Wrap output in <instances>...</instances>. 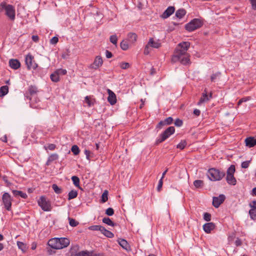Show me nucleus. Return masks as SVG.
<instances>
[{
	"mask_svg": "<svg viewBox=\"0 0 256 256\" xmlns=\"http://www.w3.org/2000/svg\"><path fill=\"white\" fill-rule=\"evenodd\" d=\"M190 46V43L188 42L180 43L176 48L172 58V61L173 62L179 61L184 65L190 64V56L187 52Z\"/></svg>",
	"mask_w": 256,
	"mask_h": 256,
	"instance_id": "f257e3e1",
	"label": "nucleus"
},
{
	"mask_svg": "<svg viewBox=\"0 0 256 256\" xmlns=\"http://www.w3.org/2000/svg\"><path fill=\"white\" fill-rule=\"evenodd\" d=\"M225 174L224 172L220 171L219 170L215 168L209 169L207 174L209 179L213 181L221 180L225 176Z\"/></svg>",
	"mask_w": 256,
	"mask_h": 256,
	"instance_id": "f03ea898",
	"label": "nucleus"
},
{
	"mask_svg": "<svg viewBox=\"0 0 256 256\" xmlns=\"http://www.w3.org/2000/svg\"><path fill=\"white\" fill-rule=\"evenodd\" d=\"M161 46V42L159 40H154V38H150L148 44L145 46L144 54L145 55H148L150 52V48H158Z\"/></svg>",
	"mask_w": 256,
	"mask_h": 256,
	"instance_id": "7ed1b4c3",
	"label": "nucleus"
},
{
	"mask_svg": "<svg viewBox=\"0 0 256 256\" xmlns=\"http://www.w3.org/2000/svg\"><path fill=\"white\" fill-rule=\"evenodd\" d=\"M202 24V22L200 20L194 18L186 25L185 28L188 32H192L200 28Z\"/></svg>",
	"mask_w": 256,
	"mask_h": 256,
	"instance_id": "20e7f679",
	"label": "nucleus"
},
{
	"mask_svg": "<svg viewBox=\"0 0 256 256\" xmlns=\"http://www.w3.org/2000/svg\"><path fill=\"white\" fill-rule=\"evenodd\" d=\"M38 206L45 212H50L52 210L51 202L44 196H41L38 201Z\"/></svg>",
	"mask_w": 256,
	"mask_h": 256,
	"instance_id": "39448f33",
	"label": "nucleus"
},
{
	"mask_svg": "<svg viewBox=\"0 0 256 256\" xmlns=\"http://www.w3.org/2000/svg\"><path fill=\"white\" fill-rule=\"evenodd\" d=\"M175 128L174 126H170L167 128L160 136L156 140L157 143H160L166 140L170 136L174 134Z\"/></svg>",
	"mask_w": 256,
	"mask_h": 256,
	"instance_id": "423d86ee",
	"label": "nucleus"
},
{
	"mask_svg": "<svg viewBox=\"0 0 256 256\" xmlns=\"http://www.w3.org/2000/svg\"><path fill=\"white\" fill-rule=\"evenodd\" d=\"M2 202L6 209L10 210L12 208V198L8 192H4L2 196Z\"/></svg>",
	"mask_w": 256,
	"mask_h": 256,
	"instance_id": "0eeeda50",
	"label": "nucleus"
},
{
	"mask_svg": "<svg viewBox=\"0 0 256 256\" xmlns=\"http://www.w3.org/2000/svg\"><path fill=\"white\" fill-rule=\"evenodd\" d=\"M25 62L28 68L35 70L38 67V64L35 62L34 58L32 54H28L26 56Z\"/></svg>",
	"mask_w": 256,
	"mask_h": 256,
	"instance_id": "6e6552de",
	"label": "nucleus"
},
{
	"mask_svg": "<svg viewBox=\"0 0 256 256\" xmlns=\"http://www.w3.org/2000/svg\"><path fill=\"white\" fill-rule=\"evenodd\" d=\"M5 10L6 14L10 20H14L15 19V9L14 6L10 4H8Z\"/></svg>",
	"mask_w": 256,
	"mask_h": 256,
	"instance_id": "1a4fd4ad",
	"label": "nucleus"
},
{
	"mask_svg": "<svg viewBox=\"0 0 256 256\" xmlns=\"http://www.w3.org/2000/svg\"><path fill=\"white\" fill-rule=\"evenodd\" d=\"M212 98V93L210 92L209 95H208V92L206 89H205L202 94V96L200 98V99L198 102V105L200 106L202 104L209 101Z\"/></svg>",
	"mask_w": 256,
	"mask_h": 256,
	"instance_id": "9d476101",
	"label": "nucleus"
},
{
	"mask_svg": "<svg viewBox=\"0 0 256 256\" xmlns=\"http://www.w3.org/2000/svg\"><path fill=\"white\" fill-rule=\"evenodd\" d=\"M250 209L249 210L250 218L252 220H256V200H253L249 204Z\"/></svg>",
	"mask_w": 256,
	"mask_h": 256,
	"instance_id": "9b49d317",
	"label": "nucleus"
},
{
	"mask_svg": "<svg viewBox=\"0 0 256 256\" xmlns=\"http://www.w3.org/2000/svg\"><path fill=\"white\" fill-rule=\"evenodd\" d=\"M103 60L100 56H96L94 60L93 64H92L90 68L92 69L96 70L101 66L102 64Z\"/></svg>",
	"mask_w": 256,
	"mask_h": 256,
	"instance_id": "f8f14e48",
	"label": "nucleus"
},
{
	"mask_svg": "<svg viewBox=\"0 0 256 256\" xmlns=\"http://www.w3.org/2000/svg\"><path fill=\"white\" fill-rule=\"evenodd\" d=\"M225 196L224 194H220L218 196L214 197L212 200L213 206L218 208L224 202Z\"/></svg>",
	"mask_w": 256,
	"mask_h": 256,
	"instance_id": "ddd939ff",
	"label": "nucleus"
},
{
	"mask_svg": "<svg viewBox=\"0 0 256 256\" xmlns=\"http://www.w3.org/2000/svg\"><path fill=\"white\" fill-rule=\"evenodd\" d=\"M59 238H52L50 239L48 242V244L50 248L56 250L60 249V244H59Z\"/></svg>",
	"mask_w": 256,
	"mask_h": 256,
	"instance_id": "4468645a",
	"label": "nucleus"
},
{
	"mask_svg": "<svg viewBox=\"0 0 256 256\" xmlns=\"http://www.w3.org/2000/svg\"><path fill=\"white\" fill-rule=\"evenodd\" d=\"M108 102L112 105L114 104L116 102V96L115 94L109 89L108 90Z\"/></svg>",
	"mask_w": 256,
	"mask_h": 256,
	"instance_id": "2eb2a0df",
	"label": "nucleus"
},
{
	"mask_svg": "<svg viewBox=\"0 0 256 256\" xmlns=\"http://www.w3.org/2000/svg\"><path fill=\"white\" fill-rule=\"evenodd\" d=\"M215 227L216 226L213 222H208L203 226V230L206 234H210Z\"/></svg>",
	"mask_w": 256,
	"mask_h": 256,
	"instance_id": "dca6fc26",
	"label": "nucleus"
},
{
	"mask_svg": "<svg viewBox=\"0 0 256 256\" xmlns=\"http://www.w3.org/2000/svg\"><path fill=\"white\" fill-rule=\"evenodd\" d=\"M174 12V8L168 6L162 14V18H166L171 16Z\"/></svg>",
	"mask_w": 256,
	"mask_h": 256,
	"instance_id": "f3484780",
	"label": "nucleus"
},
{
	"mask_svg": "<svg viewBox=\"0 0 256 256\" xmlns=\"http://www.w3.org/2000/svg\"><path fill=\"white\" fill-rule=\"evenodd\" d=\"M246 146L248 148H252L256 145V138L254 137H248L245 139Z\"/></svg>",
	"mask_w": 256,
	"mask_h": 256,
	"instance_id": "a211bd4d",
	"label": "nucleus"
},
{
	"mask_svg": "<svg viewBox=\"0 0 256 256\" xmlns=\"http://www.w3.org/2000/svg\"><path fill=\"white\" fill-rule=\"evenodd\" d=\"M9 65L12 68L17 70L20 67V64L18 60L11 59L9 61Z\"/></svg>",
	"mask_w": 256,
	"mask_h": 256,
	"instance_id": "6ab92c4d",
	"label": "nucleus"
},
{
	"mask_svg": "<svg viewBox=\"0 0 256 256\" xmlns=\"http://www.w3.org/2000/svg\"><path fill=\"white\" fill-rule=\"evenodd\" d=\"M58 242L60 249L67 247L70 243L69 239L66 238H59Z\"/></svg>",
	"mask_w": 256,
	"mask_h": 256,
	"instance_id": "aec40b11",
	"label": "nucleus"
},
{
	"mask_svg": "<svg viewBox=\"0 0 256 256\" xmlns=\"http://www.w3.org/2000/svg\"><path fill=\"white\" fill-rule=\"evenodd\" d=\"M12 192L14 196L17 197L18 196H20L23 198H28V196L26 193L22 192V191L17 190H12Z\"/></svg>",
	"mask_w": 256,
	"mask_h": 256,
	"instance_id": "412c9836",
	"label": "nucleus"
},
{
	"mask_svg": "<svg viewBox=\"0 0 256 256\" xmlns=\"http://www.w3.org/2000/svg\"><path fill=\"white\" fill-rule=\"evenodd\" d=\"M226 180L227 181V182L231 185H235L236 182V178L234 177V175L230 174V175H226Z\"/></svg>",
	"mask_w": 256,
	"mask_h": 256,
	"instance_id": "4be33fe9",
	"label": "nucleus"
},
{
	"mask_svg": "<svg viewBox=\"0 0 256 256\" xmlns=\"http://www.w3.org/2000/svg\"><path fill=\"white\" fill-rule=\"evenodd\" d=\"M101 232L106 236L109 238H112L114 236V234L112 232H111L106 230L104 226H102V229Z\"/></svg>",
	"mask_w": 256,
	"mask_h": 256,
	"instance_id": "5701e85b",
	"label": "nucleus"
},
{
	"mask_svg": "<svg viewBox=\"0 0 256 256\" xmlns=\"http://www.w3.org/2000/svg\"><path fill=\"white\" fill-rule=\"evenodd\" d=\"M8 92V87L7 86H4L0 88V96H6Z\"/></svg>",
	"mask_w": 256,
	"mask_h": 256,
	"instance_id": "b1692460",
	"label": "nucleus"
},
{
	"mask_svg": "<svg viewBox=\"0 0 256 256\" xmlns=\"http://www.w3.org/2000/svg\"><path fill=\"white\" fill-rule=\"evenodd\" d=\"M120 245L124 249L128 250L129 248V245L126 240L124 239H120L118 240Z\"/></svg>",
	"mask_w": 256,
	"mask_h": 256,
	"instance_id": "393cba45",
	"label": "nucleus"
},
{
	"mask_svg": "<svg viewBox=\"0 0 256 256\" xmlns=\"http://www.w3.org/2000/svg\"><path fill=\"white\" fill-rule=\"evenodd\" d=\"M186 14V12L184 9H179L176 12V16L179 18H182Z\"/></svg>",
	"mask_w": 256,
	"mask_h": 256,
	"instance_id": "a878e982",
	"label": "nucleus"
},
{
	"mask_svg": "<svg viewBox=\"0 0 256 256\" xmlns=\"http://www.w3.org/2000/svg\"><path fill=\"white\" fill-rule=\"evenodd\" d=\"M85 102L88 104V106L90 107L94 104L95 100L94 99L91 98L90 96H86L84 100Z\"/></svg>",
	"mask_w": 256,
	"mask_h": 256,
	"instance_id": "bb28decb",
	"label": "nucleus"
},
{
	"mask_svg": "<svg viewBox=\"0 0 256 256\" xmlns=\"http://www.w3.org/2000/svg\"><path fill=\"white\" fill-rule=\"evenodd\" d=\"M129 40L134 43L136 40L137 35L134 33H129L128 35Z\"/></svg>",
	"mask_w": 256,
	"mask_h": 256,
	"instance_id": "cd10ccee",
	"label": "nucleus"
},
{
	"mask_svg": "<svg viewBox=\"0 0 256 256\" xmlns=\"http://www.w3.org/2000/svg\"><path fill=\"white\" fill-rule=\"evenodd\" d=\"M28 91L31 96H33L37 93L38 88L36 86H30L28 88Z\"/></svg>",
	"mask_w": 256,
	"mask_h": 256,
	"instance_id": "c85d7f7f",
	"label": "nucleus"
},
{
	"mask_svg": "<svg viewBox=\"0 0 256 256\" xmlns=\"http://www.w3.org/2000/svg\"><path fill=\"white\" fill-rule=\"evenodd\" d=\"M18 248L22 252H26L27 250L26 245L22 242L18 241L16 242Z\"/></svg>",
	"mask_w": 256,
	"mask_h": 256,
	"instance_id": "c756f323",
	"label": "nucleus"
},
{
	"mask_svg": "<svg viewBox=\"0 0 256 256\" xmlns=\"http://www.w3.org/2000/svg\"><path fill=\"white\" fill-rule=\"evenodd\" d=\"M72 180L74 184L77 188H80V179L77 176H72Z\"/></svg>",
	"mask_w": 256,
	"mask_h": 256,
	"instance_id": "7c9ffc66",
	"label": "nucleus"
},
{
	"mask_svg": "<svg viewBox=\"0 0 256 256\" xmlns=\"http://www.w3.org/2000/svg\"><path fill=\"white\" fill-rule=\"evenodd\" d=\"M50 79L54 82H58L60 80L59 75L54 71L50 74Z\"/></svg>",
	"mask_w": 256,
	"mask_h": 256,
	"instance_id": "2f4dec72",
	"label": "nucleus"
},
{
	"mask_svg": "<svg viewBox=\"0 0 256 256\" xmlns=\"http://www.w3.org/2000/svg\"><path fill=\"white\" fill-rule=\"evenodd\" d=\"M102 222L108 226H114L116 225L109 218H104L102 219Z\"/></svg>",
	"mask_w": 256,
	"mask_h": 256,
	"instance_id": "473e14b6",
	"label": "nucleus"
},
{
	"mask_svg": "<svg viewBox=\"0 0 256 256\" xmlns=\"http://www.w3.org/2000/svg\"><path fill=\"white\" fill-rule=\"evenodd\" d=\"M58 156L56 154H52L50 156H49L48 160V163H50L52 162L53 161L56 160L58 159Z\"/></svg>",
	"mask_w": 256,
	"mask_h": 256,
	"instance_id": "72a5a7b5",
	"label": "nucleus"
},
{
	"mask_svg": "<svg viewBox=\"0 0 256 256\" xmlns=\"http://www.w3.org/2000/svg\"><path fill=\"white\" fill-rule=\"evenodd\" d=\"M102 226L99 225H94L90 226L88 228V229L93 231H100L101 232Z\"/></svg>",
	"mask_w": 256,
	"mask_h": 256,
	"instance_id": "f704fd0d",
	"label": "nucleus"
},
{
	"mask_svg": "<svg viewBox=\"0 0 256 256\" xmlns=\"http://www.w3.org/2000/svg\"><path fill=\"white\" fill-rule=\"evenodd\" d=\"M78 196V192L76 190H72L68 193V200L76 198Z\"/></svg>",
	"mask_w": 256,
	"mask_h": 256,
	"instance_id": "c9c22d12",
	"label": "nucleus"
},
{
	"mask_svg": "<svg viewBox=\"0 0 256 256\" xmlns=\"http://www.w3.org/2000/svg\"><path fill=\"white\" fill-rule=\"evenodd\" d=\"M108 200V192L106 190L102 195L101 202L102 203L106 202Z\"/></svg>",
	"mask_w": 256,
	"mask_h": 256,
	"instance_id": "e433bc0d",
	"label": "nucleus"
},
{
	"mask_svg": "<svg viewBox=\"0 0 256 256\" xmlns=\"http://www.w3.org/2000/svg\"><path fill=\"white\" fill-rule=\"evenodd\" d=\"M187 144L186 141V140H182L181 142L177 145L176 148H180V150H183Z\"/></svg>",
	"mask_w": 256,
	"mask_h": 256,
	"instance_id": "4c0bfd02",
	"label": "nucleus"
},
{
	"mask_svg": "<svg viewBox=\"0 0 256 256\" xmlns=\"http://www.w3.org/2000/svg\"><path fill=\"white\" fill-rule=\"evenodd\" d=\"M236 170L235 166L234 165H231L228 169L226 174L227 175L232 174L234 175Z\"/></svg>",
	"mask_w": 256,
	"mask_h": 256,
	"instance_id": "58836bf2",
	"label": "nucleus"
},
{
	"mask_svg": "<svg viewBox=\"0 0 256 256\" xmlns=\"http://www.w3.org/2000/svg\"><path fill=\"white\" fill-rule=\"evenodd\" d=\"M72 152L74 155H78L80 153V149L76 145H74L72 146L71 148Z\"/></svg>",
	"mask_w": 256,
	"mask_h": 256,
	"instance_id": "ea45409f",
	"label": "nucleus"
},
{
	"mask_svg": "<svg viewBox=\"0 0 256 256\" xmlns=\"http://www.w3.org/2000/svg\"><path fill=\"white\" fill-rule=\"evenodd\" d=\"M120 48L123 50H127L128 48V42L125 40H122L120 44Z\"/></svg>",
	"mask_w": 256,
	"mask_h": 256,
	"instance_id": "a19ab883",
	"label": "nucleus"
},
{
	"mask_svg": "<svg viewBox=\"0 0 256 256\" xmlns=\"http://www.w3.org/2000/svg\"><path fill=\"white\" fill-rule=\"evenodd\" d=\"M74 256H90V252L87 251H81L76 254Z\"/></svg>",
	"mask_w": 256,
	"mask_h": 256,
	"instance_id": "79ce46f5",
	"label": "nucleus"
},
{
	"mask_svg": "<svg viewBox=\"0 0 256 256\" xmlns=\"http://www.w3.org/2000/svg\"><path fill=\"white\" fill-rule=\"evenodd\" d=\"M203 184V181L201 180H196L194 182V185L197 188L202 187Z\"/></svg>",
	"mask_w": 256,
	"mask_h": 256,
	"instance_id": "37998d69",
	"label": "nucleus"
},
{
	"mask_svg": "<svg viewBox=\"0 0 256 256\" xmlns=\"http://www.w3.org/2000/svg\"><path fill=\"white\" fill-rule=\"evenodd\" d=\"M52 188L56 194H60L62 192V189L60 188L56 184H53L52 186Z\"/></svg>",
	"mask_w": 256,
	"mask_h": 256,
	"instance_id": "c03bdc74",
	"label": "nucleus"
},
{
	"mask_svg": "<svg viewBox=\"0 0 256 256\" xmlns=\"http://www.w3.org/2000/svg\"><path fill=\"white\" fill-rule=\"evenodd\" d=\"M250 100V96H247V97H245V98H240L238 102V104H237L238 106H239L242 102H246Z\"/></svg>",
	"mask_w": 256,
	"mask_h": 256,
	"instance_id": "a18cd8bd",
	"label": "nucleus"
},
{
	"mask_svg": "<svg viewBox=\"0 0 256 256\" xmlns=\"http://www.w3.org/2000/svg\"><path fill=\"white\" fill-rule=\"evenodd\" d=\"M69 224L72 226H76L78 224V222L72 218H69Z\"/></svg>",
	"mask_w": 256,
	"mask_h": 256,
	"instance_id": "49530a36",
	"label": "nucleus"
},
{
	"mask_svg": "<svg viewBox=\"0 0 256 256\" xmlns=\"http://www.w3.org/2000/svg\"><path fill=\"white\" fill-rule=\"evenodd\" d=\"M120 66L121 68H122L123 70H126L130 68V64L128 62H122L120 63Z\"/></svg>",
	"mask_w": 256,
	"mask_h": 256,
	"instance_id": "de8ad7c7",
	"label": "nucleus"
},
{
	"mask_svg": "<svg viewBox=\"0 0 256 256\" xmlns=\"http://www.w3.org/2000/svg\"><path fill=\"white\" fill-rule=\"evenodd\" d=\"M220 76V72H218L216 74H212L210 76L211 81L214 82H215L216 80L219 78Z\"/></svg>",
	"mask_w": 256,
	"mask_h": 256,
	"instance_id": "09e8293b",
	"label": "nucleus"
},
{
	"mask_svg": "<svg viewBox=\"0 0 256 256\" xmlns=\"http://www.w3.org/2000/svg\"><path fill=\"white\" fill-rule=\"evenodd\" d=\"M118 38L116 34L112 35L110 36V42L114 44H117Z\"/></svg>",
	"mask_w": 256,
	"mask_h": 256,
	"instance_id": "8fccbe9b",
	"label": "nucleus"
},
{
	"mask_svg": "<svg viewBox=\"0 0 256 256\" xmlns=\"http://www.w3.org/2000/svg\"><path fill=\"white\" fill-rule=\"evenodd\" d=\"M59 76L60 74L65 75L67 73V71L65 69L60 68L58 69L55 71Z\"/></svg>",
	"mask_w": 256,
	"mask_h": 256,
	"instance_id": "3c124183",
	"label": "nucleus"
},
{
	"mask_svg": "<svg viewBox=\"0 0 256 256\" xmlns=\"http://www.w3.org/2000/svg\"><path fill=\"white\" fill-rule=\"evenodd\" d=\"M84 153L86 156V158L87 160H90L92 158V154L91 152L88 150H85L84 151Z\"/></svg>",
	"mask_w": 256,
	"mask_h": 256,
	"instance_id": "603ef678",
	"label": "nucleus"
},
{
	"mask_svg": "<svg viewBox=\"0 0 256 256\" xmlns=\"http://www.w3.org/2000/svg\"><path fill=\"white\" fill-rule=\"evenodd\" d=\"M204 219L207 222H210L211 220V214L208 212H204Z\"/></svg>",
	"mask_w": 256,
	"mask_h": 256,
	"instance_id": "864d4df0",
	"label": "nucleus"
},
{
	"mask_svg": "<svg viewBox=\"0 0 256 256\" xmlns=\"http://www.w3.org/2000/svg\"><path fill=\"white\" fill-rule=\"evenodd\" d=\"M250 163V160H246V161L243 162L242 163L241 166L242 168H246L249 166Z\"/></svg>",
	"mask_w": 256,
	"mask_h": 256,
	"instance_id": "5fc2aeb1",
	"label": "nucleus"
},
{
	"mask_svg": "<svg viewBox=\"0 0 256 256\" xmlns=\"http://www.w3.org/2000/svg\"><path fill=\"white\" fill-rule=\"evenodd\" d=\"M114 214V210L113 208H109L108 209H106V214H107L108 216H112Z\"/></svg>",
	"mask_w": 256,
	"mask_h": 256,
	"instance_id": "6e6d98bb",
	"label": "nucleus"
},
{
	"mask_svg": "<svg viewBox=\"0 0 256 256\" xmlns=\"http://www.w3.org/2000/svg\"><path fill=\"white\" fill-rule=\"evenodd\" d=\"M56 148V146L54 144H48L47 146H44L46 150L48 149L50 150H54Z\"/></svg>",
	"mask_w": 256,
	"mask_h": 256,
	"instance_id": "4d7b16f0",
	"label": "nucleus"
},
{
	"mask_svg": "<svg viewBox=\"0 0 256 256\" xmlns=\"http://www.w3.org/2000/svg\"><path fill=\"white\" fill-rule=\"evenodd\" d=\"M166 125L164 120L160 121L156 126V128L161 129L164 126Z\"/></svg>",
	"mask_w": 256,
	"mask_h": 256,
	"instance_id": "13d9d810",
	"label": "nucleus"
},
{
	"mask_svg": "<svg viewBox=\"0 0 256 256\" xmlns=\"http://www.w3.org/2000/svg\"><path fill=\"white\" fill-rule=\"evenodd\" d=\"M164 120L166 125H169L172 124L173 122V118L172 117H168L166 118Z\"/></svg>",
	"mask_w": 256,
	"mask_h": 256,
	"instance_id": "bf43d9fd",
	"label": "nucleus"
},
{
	"mask_svg": "<svg viewBox=\"0 0 256 256\" xmlns=\"http://www.w3.org/2000/svg\"><path fill=\"white\" fill-rule=\"evenodd\" d=\"M58 41V38L56 36L53 37L50 40V43L52 44H56Z\"/></svg>",
	"mask_w": 256,
	"mask_h": 256,
	"instance_id": "052dcab7",
	"label": "nucleus"
},
{
	"mask_svg": "<svg viewBox=\"0 0 256 256\" xmlns=\"http://www.w3.org/2000/svg\"><path fill=\"white\" fill-rule=\"evenodd\" d=\"M163 184V180H162L160 179L158 182V184L157 187V190L158 192H160L161 190L162 186Z\"/></svg>",
	"mask_w": 256,
	"mask_h": 256,
	"instance_id": "680f3d73",
	"label": "nucleus"
},
{
	"mask_svg": "<svg viewBox=\"0 0 256 256\" xmlns=\"http://www.w3.org/2000/svg\"><path fill=\"white\" fill-rule=\"evenodd\" d=\"M252 10H256V0H250Z\"/></svg>",
	"mask_w": 256,
	"mask_h": 256,
	"instance_id": "e2e57ef3",
	"label": "nucleus"
},
{
	"mask_svg": "<svg viewBox=\"0 0 256 256\" xmlns=\"http://www.w3.org/2000/svg\"><path fill=\"white\" fill-rule=\"evenodd\" d=\"M174 124L177 126H180L182 124V121L180 119H176L174 122Z\"/></svg>",
	"mask_w": 256,
	"mask_h": 256,
	"instance_id": "0e129e2a",
	"label": "nucleus"
},
{
	"mask_svg": "<svg viewBox=\"0 0 256 256\" xmlns=\"http://www.w3.org/2000/svg\"><path fill=\"white\" fill-rule=\"evenodd\" d=\"M242 244V240L239 238H237L235 241V244L237 246H240Z\"/></svg>",
	"mask_w": 256,
	"mask_h": 256,
	"instance_id": "69168bd1",
	"label": "nucleus"
},
{
	"mask_svg": "<svg viewBox=\"0 0 256 256\" xmlns=\"http://www.w3.org/2000/svg\"><path fill=\"white\" fill-rule=\"evenodd\" d=\"M8 4L5 2H2L0 4V11H2L3 10H5Z\"/></svg>",
	"mask_w": 256,
	"mask_h": 256,
	"instance_id": "338daca9",
	"label": "nucleus"
},
{
	"mask_svg": "<svg viewBox=\"0 0 256 256\" xmlns=\"http://www.w3.org/2000/svg\"><path fill=\"white\" fill-rule=\"evenodd\" d=\"M106 57L108 58H111L112 56V52L108 50L106 52Z\"/></svg>",
	"mask_w": 256,
	"mask_h": 256,
	"instance_id": "774afa93",
	"label": "nucleus"
}]
</instances>
